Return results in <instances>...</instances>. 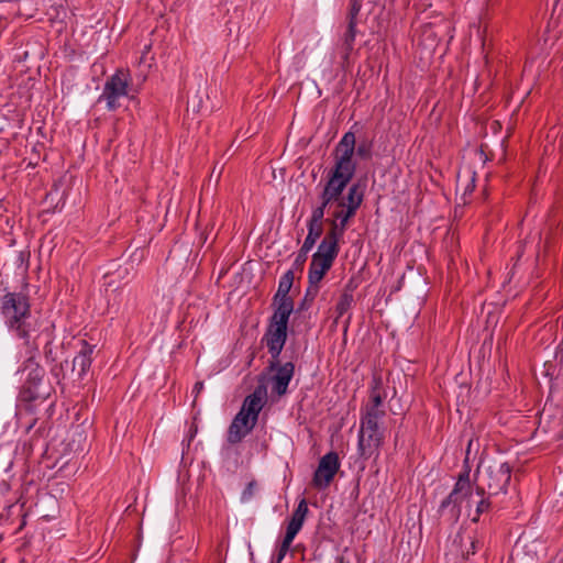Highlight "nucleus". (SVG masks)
I'll return each instance as SVG.
<instances>
[{
    "mask_svg": "<svg viewBox=\"0 0 563 563\" xmlns=\"http://www.w3.org/2000/svg\"><path fill=\"white\" fill-rule=\"evenodd\" d=\"M386 411L383 407V396L378 383L372 388L371 400L361 411L360 431L357 437V452L364 460L379 455L384 443V428L380 427Z\"/></svg>",
    "mask_w": 563,
    "mask_h": 563,
    "instance_id": "f257e3e1",
    "label": "nucleus"
},
{
    "mask_svg": "<svg viewBox=\"0 0 563 563\" xmlns=\"http://www.w3.org/2000/svg\"><path fill=\"white\" fill-rule=\"evenodd\" d=\"M1 313L10 331L30 344L32 332L38 330V320L31 316V305L27 292L12 291L1 299Z\"/></svg>",
    "mask_w": 563,
    "mask_h": 563,
    "instance_id": "f03ea898",
    "label": "nucleus"
},
{
    "mask_svg": "<svg viewBox=\"0 0 563 563\" xmlns=\"http://www.w3.org/2000/svg\"><path fill=\"white\" fill-rule=\"evenodd\" d=\"M355 135L353 132H346L336 145L335 164L329 173L324 189L332 194L344 197L343 191L353 178L356 165L353 161L355 152Z\"/></svg>",
    "mask_w": 563,
    "mask_h": 563,
    "instance_id": "7ed1b4c3",
    "label": "nucleus"
},
{
    "mask_svg": "<svg viewBox=\"0 0 563 563\" xmlns=\"http://www.w3.org/2000/svg\"><path fill=\"white\" fill-rule=\"evenodd\" d=\"M266 395L265 385L260 384L251 395L245 397L240 411L228 429L227 440L229 443H240L254 429L265 405Z\"/></svg>",
    "mask_w": 563,
    "mask_h": 563,
    "instance_id": "20e7f679",
    "label": "nucleus"
},
{
    "mask_svg": "<svg viewBox=\"0 0 563 563\" xmlns=\"http://www.w3.org/2000/svg\"><path fill=\"white\" fill-rule=\"evenodd\" d=\"M352 199L355 203V216L364 200V190L360 184H353L350 186L345 197H339L323 188L320 195V206L312 210L311 217L307 224L323 228L322 222L325 209L328 208V212L331 217L327 219V222L330 224V228H332V221L335 219V213L339 212L340 214H344L345 211L349 210V208L352 206Z\"/></svg>",
    "mask_w": 563,
    "mask_h": 563,
    "instance_id": "39448f33",
    "label": "nucleus"
},
{
    "mask_svg": "<svg viewBox=\"0 0 563 563\" xmlns=\"http://www.w3.org/2000/svg\"><path fill=\"white\" fill-rule=\"evenodd\" d=\"M470 468L465 467L464 472L459 475L453 490L440 505V516L452 523L459 520L463 503L466 504V507H471L474 503V493L470 479Z\"/></svg>",
    "mask_w": 563,
    "mask_h": 563,
    "instance_id": "423d86ee",
    "label": "nucleus"
},
{
    "mask_svg": "<svg viewBox=\"0 0 563 563\" xmlns=\"http://www.w3.org/2000/svg\"><path fill=\"white\" fill-rule=\"evenodd\" d=\"M478 483L475 494H488V497L506 493L511 478V468L506 462H493L482 472L477 470Z\"/></svg>",
    "mask_w": 563,
    "mask_h": 563,
    "instance_id": "0eeeda50",
    "label": "nucleus"
},
{
    "mask_svg": "<svg viewBox=\"0 0 563 563\" xmlns=\"http://www.w3.org/2000/svg\"><path fill=\"white\" fill-rule=\"evenodd\" d=\"M351 202L352 206L344 214H340L339 212L335 213V219L332 221V228L327 232L314 255L333 262L335 261L340 252L339 241L344 235L349 221L354 217L355 203L353 200Z\"/></svg>",
    "mask_w": 563,
    "mask_h": 563,
    "instance_id": "6e6552de",
    "label": "nucleus"
},
{
    "mask_svg": "<svg viewBox=\"0 0 563 563\" xmlns=\"http://www.w3.org/2000/svg\"><path fill=\"white\" fill-rule=\"evenodd\" d=\"M131 75L128 70L118 69L104 82L102 93L99 96L98 101H104L109 111L117 110L121 103L120 99L130 97L131 92Z\"/></svg>",
    "mask_w": 563,
    "mask_h": 563,
    "instance_id": "1a4fd4ad",
    "label": "nucleus"
},
{
    "mask_svg": "<svg viewBox=\"0 0 563 563\" xmlns=\"http://www.w3.org/2000/svg\"><path fill=\"white\" fill-rule=\"evenodd\" d=\"M285 310L286 307L274 310L265 334L268 352L274 360L279 357L287 340L288 320L292 312Z\"/></svg>",
    "mask_w": 563,
    "mask_h": 563,
    "instance_id": "9d476101",
    "label": "nucleus"
},
{
    "mask_svg": "<svg viewBox=\"0 0 563 563\" xmlns=\"http://www.w3.org/2000/svg\"><path fill=\"white\" fill-rule=\"evenodd\" d=\"M27 346V358L21 365L19 372L24 375L25 374V384L27 385L25 388V393H29V399H36L38 394L35 391V388L41 384L45 371L40 364L36 362L37 355V344L35 340L33 342L30 341Z\"/></svg>",
    "mask_w": 563,
    "mask_h": 563,
    "instance_id": "9b49d317",
    "label": "nucleus"
},
{
    "mask_svg": "<svg viewBox=\"0 0 563 563\" xmlns=\"http://www.w3.org/2000/svg\"><path fill=\"white\" fill-rule=\"evenodd\" d=\"M309 512L308 504L306 499H301L297 508L294 510L291 518L287 525L285 537L278 548V552L276 556L273 560V563H282L285 559L286 554L288 553L290 545L298 534V532L301 530L303 522L306 520V517Z\"/></svg>",
    "mask_w": 563,
    "mask_h": 563,
    "instance_id": "f8f14e48",
    "label": "nucleus"
},
{
    "mask_svg": "<svg viewBox=\"0 0 563 563\" xmlns=\"http://www.w3.org/2000/svg\"><path fill=\"white\" fill-rule=\"evenodd\" d=\"M309 512L308 504L306 499H301L297 508L294 510L291 518L287 525L285 537L278 548V552L276 556L273 560V563H282L285 559L286 554L288 553L290 545L298 534V532L301 530L303 522L306 520V517Z\"/></svg>",
    "mask_w": 563,
    "mask_h": 563,
    "instance_id": "ddd939ff",
    "label": "nucleus"
},
{
    "mask_svg": "<svg viewBox=\"0 0 563 563\" xmlns=\"http://www.w3.org/2000/svg\"><path fill=\"white\" fill-rule=\"evenodd\" d=\"M341 463L336 452L324 454L313 473L312 486L319 490L325 489L334 479L335 474L340 470Z\"/></svg>",
    "mask_w": 563,
    "mask_h": 563,
    "instance_id": "4468645a",
    "label": "nucleus"
},
{
    "mask_svg": "<svg viewBox=\"0 0 563 563\" xmlns=\"http://www.w3.org/2000/svg\"><path fill=\"white\" fill-rule=\"evenodd\" d=\"M268 369L274 374L269 378L272 394L282 397L288 390V385L294 377L295 365L292 362L280 364L278 358H272Z\"/></svg>",
    "mask_w": 563,
    "mask_h": 563,
    "instance_id": "2eb2a0df",
    "label": "nucleus"
},
{
    "mask_svg": "<svg viewBox=\"0 0 563 563\" xmlns=\"http://www.w3.org/2000/svg\"><path fill=\"white\" fill-rule=\"evenodd\" d=\"M294 269L287 271L279 279L277 292L274 296V301L276 302V309H283L286 307L285 311H294V301L288 296L292 284H294Z\"/></svg>",
    "mask_w": 563,
    "mask_h": 563,
    "instance_id": "dca6fc26",
    "label": "nucleus"
},
{
    "mask_svg": "<svg viewBox=\"0 0 563 563\" xmlns=\"http://www.w3.org/2000/svg\"><path fill=\"white\" fill-rule=\"evenodd\" d=\"M95 345L81 341V349L73 361V369L78 371V376L84 377L92 363V353Z\"/></svg>",
    "mask_w": 563,
    "mask_h": 563,
    "instance_id": "f3484780",
    "label": "nucleus"
},
{
    "mask_svg": "<svg viewBox=\"0 0 563 563\" xmlns=\"http://www.w3.org/2000/svg\"><path fill=\"white\" fill-rule=\"evenodd\" d=\"M333 263V261L313 254L308 271V282L320 283L327 272L332 267Z\"/></svg>",
    "mask_w": 563,
    "mask_h": 563,
    "instance_id": "a211bd4d",
    "label": "nucleus"
},
{
    "mask_svg": "<svg viewBox=\"0 0 563 563\" xmlns=\"http://www.w3.org/2000/svg\"><path fill=\"white\" fill-rule=\"evenodd\" d=\"M356 24L357 22L346 21L345 30L342 34V58L347 60L351 52L354 47L355 36H356Z\"/></svg>",
    "mask_w": 563,
    "mask_h": 563,
    "instance_id": "6ab92c4d",
    "label": "nucleus"
},
{
    "mask_svg": "<svg viewBox=\"0 0 563 563\" xmlns=\"http://www.w3.org/2000/svg\"><path fill=\"white\" fill-rule=\"evenodd\" d=\"M307 228H308V234L303 241L302 246L305 247V251L306 250L311 251L313 249L316 242L318 241V239L321 236V234L323 232V228L308 225V224H307Z\"/></svg>",
    "mask_w": 563,
    "mask_h": 563,
    "instance_id": "aec40b11",
    "label": "nucleus"
},
{
    "mask_svg": "<svg viewBox=\"0 0 563 563\" xmlns=\"http://www.w3.org/2000/svg\"><path fill=\"white\" fill-rule=\"evenodd\" d=\"M353 295L351 292H343L336 303L335 310L338 317H342L352 306Z\"/></svg>",
    "mask_w": 563,
    "mask_h": 563,
    "instance_id": "412c9836",
    "label": "nucleus"
},
{
    "mask_svg": "<svg viewBox=\"0 0 563 563\" xmlns=\"http://www.w3.org/2000/svg\"><path fill=\"white\" fill-rule=\"evenodd\" d=\"M373 143L368 140H362L356 147V155L362 159H369L372 157Z\"/></svg>",
    "mask_w": 563,
    "mask_h": 563,
    "instance_id": "4be33fe9",
    "label": "nucleus"
},
{
    "mask_svg": "<svg viewBox=\"0 0 563 563\" xmlns=\"http://www.w3.org/2000/svg\"><path fill=\"white\" fill-rule=\"evenodd\" d=\"M479 497H481V499L475 503L476 504L475 516L472 518V521H474V522H477L479 519V516L482 514L486 512L490 507V503H489L488 498H484V495H482Z\"/></svg>",
    "mask_w": 563,
    "mask_h": 563,
    "instance_id": "5701e85b",
    "label": "nucleus"
},
{
    "mask_svg": "<svg viewBox=\"0 0 563 563\" xmlns=\"http://www.w3.org/2000/svg\"><path fill=\"white\" fill-rule=\"evenodd\" d=\"M41 335H44L46 339V344L44 346V354L46 358L51 357L52 349L49 347V344L53 341V325H47L41 331Z\"/></svg>",
    "mask_w": 563,
    "mask_h": 563,
    "instance_id": "b1692460",
    "label": "nucleus"
},
{
    "mask_svg": "<svg viewBox=\"0 0 563 563\" xmlns=\"http://www.w3.org/2000/svg\"><path fill=\"white\" fill-rule=\"evenodd\" d=\"M362 8V3L360 0H351L350 9L346 15V21L357 22V16L360 14Z\"/></svg>",
    "mask_w": 563,
    "mask_h": 563,
    "instance_id": "393cba45",
    "label": "nucleus"
},
{
    "mask_svg": "<svg viewBox=\"0 0 563 563\" xmlns=\"http://www.w3.org/2000/svg\"><path fill=\"white\" fill-rule=\"evenodd\" d=\"M309 252H310L309 250L305 251V247L301 246V249L297 253L295 261L292 263L294 269H302L303 268V265L308 258Z\"/></svg>",
    "mask_w": 563,
    "mask_h": 563,
    "instance_id": "a878e982",
    "label": "nucleus"
},
{
    "mask_svg": "<svg viewBox=\"0 0 563 563\" xmlns=\"http://www.w3.org/2000/svg\"><path fill=\"white\" fill-rule=\"evenodd\" d=\"M308 283H309V285L306 290L305 299L313 300L319 292V284L320 283H311V282H308Z\"/></svg>",
    "mask_w": 563,
    "mask_h": 563,
    "instance_id": "bb28decb",
    "label": "nucleus"
},
{
    "mask_svg": "<svg viewBox=\"0 0 563 563\" xmlns=\"http://www.w3.org/2000/svg\"><path fill=\"white\" fill-rule=\"evenodd\" d=\"M198 433V426L195 423V422H191L189 428H188V432L183 441V443H185L187 441V445L190 444V442L195 439V437L197 435Z\"/></svg>",
    "mask_w": 563,
    "mask_h": 563,
    "instance_id": "cd10ccee",
    "label": "nucleus"
},
{
    "mask_svg": "<svg viewBox=\"0 0 563 563\" xmlns=\"http://www.w3.org/2000/svg\"><path fill=\"white\" fill-rule=\"evenodd\" d=\"M254 495V483H249L241 495V501L247 503Z\"/></svg>",
    "mask_w": 563,
    "mask_h": 563,
    "instance_id": "c85d7f7f",
    "label": "nucleus"
},
{
    "mask_svg": "<svg viewBox=\"0 0 563 563\" xmlns=\"http://www.w3.org/2000/svg\"><path fill=\"white\" fill-rule=\"evenodd\" d=\"M470 540V549L465 552V556L468 558L471 554H475L479 548V541L474 537H468Z\"/></svg>",
    "mask_w": 563,
    "mask_h": 563,
    "instance_id": "c756f323",
    "label": "nucleus"
},
{
    "mask_svg": "<svg viewBox=\"0 0 563 563\" xmlns=\"http://www.w3.org/2000/svg\"><path fill=\"white\" fill-rule=\"evenodd\" d=\"M475 188V178H474V175H472L467 181V184L465 185V188H464V194H471Z\"/></svg>",
    "mask_w": 563,
    "mask_h": 563,
    "instance_id": "7c9ffc66",
    "label": "nucleus"
},
{
    "mask_svg": "<svg viewBox=\"0 0 563 563\" xmlns=\"http://www.w3.org/2000/svg\"><path fill=\"white\" fill-rule=\"evenodd\" d=\"M203 389V383L202 382H198L195 384L194 386V391H196L197 394L200 393L201 390Z\"/></svg>",
    "mask_w": 563,
    "mask_h": 563,
    "instance_id": "2f4dec72",
    "label": "nucleus"
}]
</instances>
